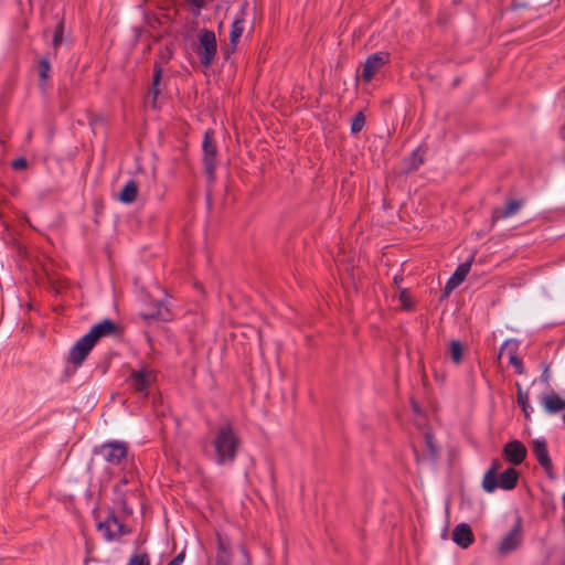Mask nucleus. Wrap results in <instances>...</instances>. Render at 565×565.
I'll list each match as a JSON object with an SVG mask.
<instances>
[{"instance_id":"f257e3e1","label":"nucleus","mask_w":565,"mask_h":565,"mask_svg":"<svg viewBox=\"0 0 565 565\" xmlns=\"http://www.w3.org/2000/svg\"><path fill=\"white\" fill-rule=\"evenodd\" d=\"M213 460L218 466L232 465L241 448V439L230 424H223L215 430L212 441Z\"/></svg>"},{"instance_id":"f03ea898","label":"nucleus","mask_w":565,"mask_h":565,"mask_svg":"<svg viewBox=\"0 0 565 565\" xmlns=\"http://www.w3.org/2000/svg\"><path fill=\"white\" fill-rule=\"evenodd\" d=\"M199 44L196 47V54L200 57V62L204 66H210L215 58L217 52V43L215 33L207 29L199 31Z\"/></svg>"},{"instance_id":"7ed1b4c3","label":"nucleus","mask_w":565,"mask_h":565,"mask_svg":"<svg viewBox=\"0 0 565 565\" xmlns=\"http://www.w3.org/2000/svg\"><path fill=\"white\" fill-rule=\"evenodd\" d=\"M203 164L205 173L209 178V181L213 182L215 179V169H216V152L217 147L213 139V132L207 130L204 135L203 143Z\"/></svg>"},{"instance_id":"20e7f679","label":"nucleus","mask_w":565,"mask_h":565,"mask_svg":"<svg viewBox=\"0 0 565 565\" xmlns=\"http://www.w3.org/2000/svg\"><path fill=\"white\" fill-rule=\"evenodd\" d=\"M97 529L103 534L104 539L109 542L119 540L121 536L129 533V530L115 512H111L105 521L99 522Z\"/></svg>"},{"instance_id":"39448f33","label":"nucleus","mask_w":565,"mask_h":565,"mask_svg":"<svg viewBox=\"0 0 565 565\" xmlns=\"http://www.w3.org/2000/svg\"><path fill=\"white\" fill-rule=\"evenodd\" d=\"M388 62L390 54L387 52H376L369 55L362 66L360 74L361 78L366 83L371 82L374 75L377 74Z\"/></svg>"},{"instance_id":"423d86ee","label":"nucleus","mask_w":565,"mask_h":565,"mask_svg":"<svg viewBox=\"0 0 565 565\" xmlns=\"http://www.w3.org/2000/svg\"><path fill=\"white\" fill-rule=\"evenodd\" d=\"M95 454L110 465H119L127 456V446L120 441L106 443L96 448Z\"/></svg>"},{"instance_id":"0eeeda50","label":"nucleus","mask_w":565,"mask_h":565,"mask_svg":"<svg viewBox=\"0 0 565 565\" xmlns=\"http://www.w3.org/2000/svg\"><path fill=\"white\" fill-rule=\"evenodd\" d=\"M127 484V479L124 478L119 483L114 487V497H113V511L116 513H120L125 516H129L132 514V508L128 503L129 491L124 488Z\"/></svg>"},{"instance_id":"6e6552de","label":"nucleus","mask_w":565,"mask_h":565,"mask_svg":"<svg viewBox=\"0 0 565 565\" xmlns=\"http://www.w3.org/2000/svg\"><path fill=\"white\" fill-rule=\"evenodd\" d=\"M156 375L151 370L141 369L134 370L128 379L130 387L142 395H147L148 388L151 383L154 381Z\"/></svg>"},{"instance_id":"1a4fd4ad","label":"nucleus","mask_w":565,"mask_h":565,"mask_svg":"<svg viewBox=\"0 0 565 565\" xmlns=\"http://www.w3.org/2000/svg\"><path fill=\"white\" fill-rule=\"evenodd\" d=\"M95 342L90 339V335H83L75 342L70 351V361L73 364L79 365L87 358L90 350L94 348Z\"/></svg>"},{"instance_id":"9d476101","label":"nucleus","mask_w":565,"mask_h":565,"mask_svg":"<svg viewBox=\"0 0 565 565\" xmlns=\"http://www.w3.org/2000/svg\"><path fill=\"white\" fill-rule=\"evenodd\" d=\"M522 543L521 524L518 522L514 527L501 540L498 546V552L501 555H507L516 550Z\"/></svg>"},{"instance_id":"9b49d317","label":"nucleus","mask_w":565,"mask_h":565,"mask_svg":"<svg viewBox=\"0 0 565 565\" xmlns=\"http://www.w3.org/2000/svg\"><path fill=\"white\" fill-rule=\"evenodd\" d=\"M245 17H246V4H243L235 15L230 32V43L234 50L244 32L245 29Z\"/></svg>"},{"instance_id":"f8f14e48","label":"nucleus","mask_w":565,"mask_h":565,"mask_svg":"<svg viewBox=\"0 0 565 565\" xmlns=\"http://www.w3.org/2000/svg\"><path fill=\"white\" fill-rule=\"evenodd\" d=\"M503 455L511 463L520 465L525 459L526 448L521 441L513 440L504 446Z\"/></svg>"},{"instance_id":"ddd939ff","label":"nucleus","mask_w":565,"mask_h":565,"mask_svg":"<svg viewBox=\"0 0 565 565\" xmlns=\"http://www.w3.org/2000/svg\"><path fill=\"white\" fill-rule=\"evenodd\" d=\"M471 259L460 264L451 277L446 282L444 292L445 295H449L454 291L467 277L471 268Z\"/></svg>"},{"instance_id":"4468645a","label":"nucleus","mask_w":565,"mask_h":565,"mask_svg":"<svg viewBox=\"0 0 565 565\" xmlns=\"http://www.w3.org/2000/svg\"><path fill=\"white\" fill-rule=\"evenodd\" d=\"M452 541L462 548H468L475 541L471 527L467 523H460L452 530Z\"/></svg>"},{"instance_id":"2eb2a0df","label":"nucleus","mask_w":565,"mask_h":565,"mask_svg":"<svg viewBox=\"0 0 565 565\" xmlns=\"http://www.w3.org/2000/svg\"><path fill=\"white\" fill-rule=\"evenodd\" d=\"M117 324L109 319H105L102 322L92 327L86 333L90 335V339L96 343L98 339L111 335L116 332Z\"/></svg>"},{"instance_id":"dca6fc26","label":"nucleus","mask_w":565,"mask_h":565,"mask_svg":"<svg viewBox=\"0 0 565 565\" xmlns=\"http://www.w3.org/2000/svg\"><path fill=\"white\" fill-rule=\"evenodd\" d=\"M501 466H502L501 461L495 459L492 461L490 468L484 473L483 480H482V488L486 492L491 493L498 488L497 478H498V472L501 469Z\"/></svg>"},{"instance_id":"f3484780","label":"nucleus","mask_w":565,"mask_h":565,"mask_svg":"<svg viewBox=\"0 0 565 565\" xmlns=\"http://www.w3.org/2000/svg\"><path fill=\"white\" fill-rule=\"evenodd\" d=\"M533 452L540 462V465L548 471L552 468V460L548 456L547 446L545 440L535 439L533 440Z\"/></svg>"},{"instance_id":"a211bd4d","label":"nucleus","mask_w":565,"mask_h":565,"mask_svg":"<svg viewBox=\"0 0 565 565\" xmlns=\"http://www.w3.org/2000/svg\"><path fill=\"white\" fill-rule=\"evenodd\" d=\"M522 206V201L520 200H511L507 202L503 209H494L492 212V221L497 222L501 218H508L513 216L519 212Z\"/></svg>"},{"instance_id":"6ab92c4d","label":"nucleus","mask_w":565,"mask_h":565,"mask_svg":"<svg viewBox=\"0 0 565 565\" xmlns=\"http://www.w3.org/2000/svg\"><path fill=\"white\" fill-rule=\"evenodd\" d=\"M161 75H162V68L160 67V65L154 64L152 85H151V88L148 92L147 100H146V103L150 104L152 108L157 107V98H158V95H159L158 86H159L160 81H161Z\"/></svg>"},{"instance_id":"aec40b11","label":"nucleus","mask_w":565,"mask_h":565,"mask_svg":"<svg viewBox=\"0 0 565 565\" xmlns=\"http://www.w3.org/2000/svg\"><path fill=\"white\" fill-rule=\"evenodd\" d=\"M519 475L514 468H508L501 475H498V488L503 490H512L518 482Z\"/></svg>"},{"instance_id":"412c9836","label":"nucleus","mask_w":565,"mask_h":565,"mask_svg":"<svg viewBox=\"0 0 565 565\" xmlns=\"http://www.w3.org/2000/svg\"><path fill=\"white\" fill-rule=\"evenodd\" d=\"M542 405L547 413L553 414L565 409V399L555 393H551L543 396Z\"/></svg>"},{"instance_id":"4be33fe9","label":"nucleus","mask_w":565,"mask_h":565,"mask_svg":"<svg viewBox=\"0 0 565 565\" xmlns=\"http://www.w3.org/2000/svg\"><path fill=\"white\" fill-rule=\"evenodd\" d=\"M515 347L516 344L513 343L512 341H505L500 349V355H502L504 351H509V362L515 367L516 373L523 374L524 366L521 360L515 354Z\"/></svg>"},{"instance_id":"5701e85b","label":"nucleus","mask_w":565,"mask_h":565,"mask_svg":"<svg viewBox=\"0 0 565 565\" xmlns=\"http://www.w3.org/2000/svg\"><path fill=\"white\" fill-rule=\"evenodd\" d=\"M138 194V184L135 180H129L118 194V199L120 202L130 204L132 203Z\"/></svg>"},{"instance_id":"b1692460","label":"nucleus","mask_w":565,"mask_h":565,"mask_svg":"<svg viewBox=\"0 0 565 565\" xmlns=\"http://www.w3.org/2000/svg\"><path fill=\"white\" fill-rule=\"evenodd\" d=\"M143 317L146 319H159V320L168 321L171 319V313H170L168 307L163 302L158 301V302H156V309L153 311L143 313Z\"/></svg>"},{"instance_id":"393cba45","label":"nucleus","mask_w":565,"mask_h":565,"mask_svg":"<svg viewBox=\"0 0 565 565\" xmlns=\"http://www.w3.org/2000/svg\"><path fill=\"white\" fill-rule=\"evenodd\" d=\"M462 345L460 343V341L458 340H452L450 343H449V349H448V352H449V356L450 359L452 360L454 363L456 364H459L462 360Z\"/></svg>"},{"instance_id":"a878e982","label":"nucleus","mask_w":565,"mask_h":565,"mask_svg":"<svg viewBox=\"0 0 565 565\" xmlns=\"http://www.w3.org/2000/svg\"><path fill=\"white\" fill-rule=\"evenodd\" d=\"M516 387H518V404L521 406L525 417H529L530 416L529 393L523 391V388L520 384H516Z\"/></svg>"},{"instance_id":"bb28decb","label":"nucleus","mask_w":565,"mask_h":565,"mask_svg":"<svg viewBox=\"0 0 565 565\" xmlns=\"http://www.w3.org/2000/svg\"><path fill=\"white\" fill-rule=\"evenodd\" d=\"M365 125V117L362 111H359L354 115L351 122V132L358 134L360 132Z\"/></svg>"},{"instance_id":"cd10ccee","label":"nucleus","mask_w":565,"mask_h":565,"mask_svg":"<svg viewBox=\"0 0 565 565\" xmlns=\"http://www.w3.org/2000/svg\"><path fill=\"white\" fill-rule=\"evenodd\" d=\"M424 441H425V446H426V450H427V457L429 459H434L437 455V450H436L434 438H433L431 434L425 433Z\"/></svg>"},{"instance_id":"c85d7f7f","label":"nucleus","mask_w":565,"mask_h":565,"mask_svg":"<svg viewBox=\"0 0 565 565\" xmlns=\"http://www.w3.org/2000/svg\"><path fill=\"white\" fill-rule=\"evenodd\" d=\"M51 71V65L46 58H42L39 63V76L42 81L49 78V73Z\"/></svg>"},{"instance_id":"c756f323","label":"nucleus","mask_w":565,"mask_h":565,"mask_svg":"<svg viewBox=\"0 0 565 565\" xmlns=\"http://www.w3.org/2000/svg\"><path fill=\"white\" fill-rule=\"evenodd\" d=\"M127 565H150L149 556L146 553L134 555Z\"/></svg>"},{"instance_id":"7c9ffc66","label":"nucleus","mask_w":565,"mask_h":565,"mask_svg":"<svg viewBox=\"0 0 565 565\" xmlns=\"http://www.w3.org/2000/svg\"><path fill=\"white\" fill-rule=\"evenodd\" d=\"M63 22H58L53 36V45L57 47L63 41Z\"/></svg>"},{"instance_id":"2f4dec72","label":"nucleus","mask_w":565,"mask_h":565,"mask_svg":"<svg viewBox=\"0 0 565 565\" xmlns=\"http://www.w3.org/2000/svg\"><path fill=\"white\" fill-rule=\"evenodd\" d=\"M423 162V159L418 157V151L413 152V157L409 158V167L407 171L416 170Z\"/></svg>"},{"instance_id":"473e14b6","label":"nucleus","mask_w":565,"mask_h":565,"mask_svg":"<svg viewBox=\"0 0 565 565\" xmlns=\"http://www.w3.org/2000/svg\"><path fill=\"white\" fill-rule=\"evenodd\" d=\"M217 555L224 557L225 559H228L230 561V550H228V546L221 540L218 539V553Z\"/></svg>"},{"instance_id":"72a5a7b5","label":"nucleus","mask_w":565,"mask_h":565,"mask_svg":"<svg viewBox=\"0 0 565 565\" xmlns=\"http://www.w3.org/2000/svg\"><path fill=\"white\" fill-rule=\"evenodd\" d=\"M399 300H401L403 308H405V309L409 308V295L406 290L399 291Z\"/></svg>"},{"instance_id":"f704fd0d","label":"nucleus","mask_w":565,"mask_h":565,"mask_svg":"<svg viewBox=\"0 0 565 565\" xmlns=\"http://www.w3.org/2000/svg\"><path fill=\"white\" fill-rule=\"evenodd\" d=\"M26 160L24 158H18L12 161V168L15 170H22L26 168Z\"/></svg>"},{"instance_id":"c9c22d12","label":"nucleus","mask_w":565,"mask_h":565,"mask_svg":"<svg viewBox=\"0 0 565 565\" xmlns=\"http://www.w3.org/2000/svg\"><path fill=\"white\" fill-rule=\"evenodd\" d=\"M186 2L199 12L204 7L205 0H186Z\"/></svg>"},{"instance_id":"e433bc0d","label":"nucleus","mask_w":565,"mask_h":565,"mask_svg":"<svg viewBox=\"0 0 565 565\" xmlns=\"http://www.w3.org/2000/svg\"><path fill=\"white\" fill-rule=\"evenodd\" d=\"M184 552H180L168 565H181L184 561Z\"/></svg>"},{"instance_id":"4c0bfd02","label":"nucleus","mask_w":565,"mask_h":565,"mask_svg":"<svg viewBox=\"0 0 565 565\" xmlns=\"http://www.w3.org/2000/svg\"><path fill=\"white\" fill-rule=\"evenodd\" d=\"M215 565H230V561L224 557L217 555Z\"/></svg>"},{"instance_id":"58836bf2","label":"nucleus","mask_w":565,"mask_h":565,"mask_svg":"<svg viewBox=\"0 0 565 565\" xmlns=\"http://www.w3.org/2000/svg\"><path fill=\"white\" fill-rule=\"evenodd\" d=\"M242 553L244 554V556L246 558V565H249V563H250L249 556H248V553L246 552V550L244 547H242Z\"/></svg>"},{"instance_id":"ea45409f","label":"nucleus","mask_w":565,"mask_h":565,"mask_svg":"<svg viewBox=\"0 0 565 565\" xmlns=\"http://www.w3.org/2000/svg\"><path fill=\"white\" fill-rule=\"evenodd\" d=\"M543 380H544V381H547V380H548V370H547V369H545V370H544V373H543Z\"/></svg>"},{"instance_id":"a19ab883","label":"nucleus","mask_w":565,"mask_h":565,"mask_svg":"<svg viewBox=\"0 0 565 565\" xmlns=\"http://www.w3.org/2000/svg\"><path fill=\"white\" fill-rule=\"evenodd\" d=\"M563 503H564V508H565V492H564V495H563Z\"/></svg>"},{"instance_id":"79ce46f5","label":"nucleus","mask_w":565,"mask_h":565,"mask_svg":"<svg viewBox=\"0 0 565 565\" xmlns=\"http://www.w3.org/2000/svg\"><path fill=\"white\" fill-rule=\"evenodd\" d=\"M564 423H565V415L563 416Z\"/></svg>"}]
</instances>
